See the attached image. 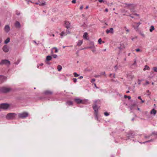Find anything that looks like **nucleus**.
<instances>
[{"instance_id":"obj_4","label":"nucleus","mask_w":157,"mask_h":157,"mask_svg":"<svg viewBox=\"0 0 157 157\" xmlns=\"http://www.w3.org/2000/svg\"><path fill=\"white\" fill-rule=\"evenodd\" d=\"M75 101L77 104H85L88 101V100H82L78 98H76L75 99Z\"/></svg>"},{"instance_id":"obj_36","label":"nucleus","mask_w":157,"mask_h":157,"mask_svg":"<svg viewBox=\"0 0 157 157\" xmlns=\"http://www.w3.org/2000/svg\"><path fill=\"white\" fill-rule=\"evenodd\" d=\"M52 56L54 58H56L57 57V56L56 54H53Z\"/></svg>"},{"instance_id":"obj_32","label":"nucleus","mask_w":157,"mask_h":157,"mask_svg":"<svg viewBox=\"0 0 157 157\" xmlns=\"http://www.w3.org/2000/svg\"><path fill=\"white\" fill-rule=\"evenodd\" d=\"M138 98L139 99H140L142 103H144V101L142 100V99L141 98V97L139 96V97H138Z\"/></svg>"},{"instance_id":"obj_27","label":"nucleus","mask_w":157,"mask_h":157,"mask_svg":"<svg viewBox=\"0 0 157 157\" xmlns=\"http://www.w3.org/2000/svg\"><path fill=\"white\" fill-rule=\"evenodd\" d=\"M10 38H8L5 41L4 43L6 44H7L10 42Z\"/></svg>"},{"instance_id":"obj_26","label":"nucleus","mask_w":157,"mask_h":157,"mask_svg":"<svg viewBox=\"0 0 157 157\" xmlns=\"http://www.w3.org/2000/svg\"><path fill=\"white\" fill-rule=\"evenodd\" d=\"M67 105H72L73 102L71 101H67L66 103Z\"/></svg>"},{"instance_id":"obj_37","label":"nucleus","mask_w":157,"mask_h":157,"mask_svg":"<svg viewBox=\"0 0 157 157\" xmlns=\"http://www.w3.org/2000/svg\"><path fill=\"white\" fill-rule=\"evenodd\" d=\"M92 49V51L93 52H94L96 51V49L94 47V48H93Z\"/></svg>"},{"instance_id":"obj_24","label":"nucleus","mask_w":157,"mask_h":157,"mask_svg":"<svg viewBox=\"0 0 157 157\" xmlns=\"http://www.w3.org/2000/svg\"><path fill=\"white\" fill-rule=\"evenodd\" d=\"M145 114L147 119H149L151 117V116L149 114H148V112H145Z\"/></svg>"},{"instance_id":"obj_38","label":"nucleus","mask_w":157,"mask_h":157,"mask_svg":"<svg viewBox=\"0 0 157 157\" xmlns=\"http://www.w3.org/2000/svg\"><path fill=\"white\" fill-rule=\"evenodd\" d=\"M104 115L105 116H108L109 114L108 113L105 112L104 113Z\"/></svg>"},{"instance_id":"obj_45","label":"nucleus","mask_w":157,"mask_h":157,"mask_svg":"<svg viewBox=\"0 0 157 157\" xmlns=\"http://www.w3.org/2000/svg\"><path fill=\"white\" fill-rule=\"evenodd\" d=\"M136 51L137 52H139L140 51V49L139 48H137L136 49Z\"/></svg>"},{"instance_id":"obj_61","label":"nucleus","mask_w":157,"mask_h":157,"mask_svg":"<svg viewBox=\"0 0 157 157\" xmlns=\"http://www.w3.org/2000/svg\"><path fill=\"white\" fill-rule=\"evenodd\" d=\"M129 92V90H128L127 91H126L127 93H128Z\"/></svg>"},{"instance_id":"obj_49","label":"nucleus","mask_w":157,"mask_h":157,"mask_svg":"<svg viewBox=\"0 0 157 157\" xmlns=\"http://www.w3.org/2000/svg\"><path fill=\"white\" fill-rule=\"evenodd\" d=\"M127 98L129 99H130L131 98V97L130 96H128L127 97Z\"/></svg>"},{"instance_id":"obj_63","label":"nucleus","mask_w":157,"mask_h":157,"mask_svg":"<svg viewBox=\"0 0 157 157\" xmlns=\"http://www.w3.org/2000/svg\"><path fill=\"white\" fill-rule=\"evenodd\" d=\"M134 15H136L137 16H139V14H135Z\"/></svg>"},{"instance_id":"obj_57","label":"nucleus","mask_w":157,"mask_h":157,"mask_svg":"<svg viewBox=\"0 0 157 157\" xmlns=\"http://www.w3.org/2000/svg\"><path fill=\"white\" fill-rule=\"evenodd\" d=\"M127 97H128V96H127V95H125L124 96V98H127Z\"/></svg>"},{"instance_id":"obj_15","label":"nucleus","mask_w":157,"mask_h":157,"mask_svg":"<svg viewBox=\"0 0 157 157\" xmlns=\"http://www.w3.org/2000/svg\"><path fill=\"white\" fill-rule=\"evenodd\" d=\"M125 47L124 44H120V47H118V48L120 49V50H121L122 49L125 48Z\"/></svg>"},{"instance_id":"obj_20","label":"nucleus","mask_w":157,"mask_h":157,"mask_svg":"<svg viewBox=\"0 0 157 157\" xmlns=\"http://www.w3.org/2000/svg\"><path fill=\"white\" fill-rule=\"evenodd\" d=\"M52 59V57L51 56H48L46 57V61H49L51 60Z\"/></svg>"},{"instance_id":"obj_3","label":"nucleus","mask_w":157,"mask_h":157,"mask_svg":"<svg viewBox=\"0 0 157 157\" xmlns=\"http://www.w3.org/2000/svg\"><path fill=\"white\" fill-rule=\"evenodd\" d=\"M124 7L128 8L131 11H133L134 8L136 6V5L132 4H127L124 3Z\"/></svg>"},{"instance_id":"obj_59","label":"nucleus","mask_w":157,"mask_h":157,"mask_svg":"<svg viewBox=\"0 0 157 157\" xmlns=\"http://www.w3.org/2000/svg\"><path fill=\"white\" fill-rule=\"evenodd\" d=\"M33 42H34L36 44H37L36 42L35 41H33Z\"/></svg>"},{"instance_id":"obj_13","label":"nucleus","mask_w":157,"mask_h":157,"mask_svg":"<svg viewBox=\"0 0 157 157\" xmlns=\"http://www.w3.org/2000/svg\"><path fill=\"white\" fill-rule=\"evenodd\" d=\"M65 25L67 29H68L70 27V23L67 21H66L65 22Z\"/></svg>"},{"instance_id":"obj_6","label":"nucleus","mask_w":157,"mask_h":157,"mask_svg":"<svg viewBox=\"0 0 157 157\" xmlns=\"http://www.w3.org/2000/svg\"><path fill=\"white\" fill-rule=\"evenodd\" d=\"M28 116V113L27 112H23L18 114V116L19 118H24L27 117Z\"/></svg>"},{"instance_id":"obj_25","label":"nucleus","mask_w":157,"mask_h":157,"mask_svg":"<svg viewBox=\"0 0 157 157\" xmlns=\"http://www.w3.org/2000/svg\"><path fill=\"white\" fill-rule=\"evenodd\" d=\"M150 70L149 67L147 65L145 66L144 67L143 69V70L144 71H146V70Z\"/></svg>"},{"instance_id":"obj_62","label":"nucleus","mask_w":157,"mask_h":157,"mask_svg":"<svg viewBox=\"0 0 157 157\" xmlns=\"http://www.w3.org/2000/svg\"><path fill=\"white\" fill-rule=\"evenodd\" d=\"M129 16H130V17H132V18H134V17H133V16H131V15H130Z\"/></svg>"},{"instance_id":"obj_47","label":"nucleus","mask_w":157,"mask_h":157,"mask_svg":"<svg viewBox=\"0 0 157 157\" xmlns=\"http://www.w3.org/2000/svg\"><path fill=\"white\" fill-rule=\"evenodd\" d=\"M83 77L82 76H80V77H79L78 78L79 79H82L83 78Z\"/></svg>"},{"instance_id":"obj_10","label":"nucleus","mask_w":157,"mask_h":157,"mask_svg":"<svg viewBox=\"0 0 157 157\" xmlns=\"http://www.w3.org/2000/svg\"><path fill=\"white\" fill-rule=\"evenodd\" d=\"M4 30L6 33H8L10 30V28L9 26L8 25H6L4 28Z\"/></svg>"},{"instance_id":"obj_52","label":"nucleus","mask_w":157,"mask_h":157,"mask_svg":"<svg viewBox=\"0 0 157 157\" xmlns=\"http://www.w3.org/2000/svg\"><path fill=\"white\" fill-rule=\"evenodd\" d=\"M83 6H82L80 7V9L81 10L83 9Z\"/></svg>"},{"instance_id":"obj_18","label":"nucleus","mask_w":157,"mask_h":157,"mask_svg":"<svg viewBox=\"0 0 157 157\" xmlns=\"http://www.w3.org/2000/svg\"><path fill=\"white\" fill-rule=\"evenodd\" d=\"M61 37L65 36L67 35V33L66 32L62 31L60 34Z\"/></svg>"},{"instance_id":"obj_1","label":"nucleus","mask_w":157,"mask_h":157,"mask_svg":"<svg viewBox=\"0 0 157 157\" xmlns=\"http://www.w3.org/2000/svg\"><path fill=\"white\" fill-rule=\"evenodd\" d=\"M98 101L99 102V101L95 100L94 101V104L93 105V109L94 111V115L96 119L98 120V107L97 106V102Z\"/></svg>"},{"instance_id":"obj_17","label":"nucleus","mask_w":157,"mask_h":157,"mask_svg":"<svg viewBox=\"0 0 157 157\" xmlns=\"http://www.w3.org/2000/svg\"><path fill=\"white\" fill-rule=\"evenodd\" d=\"M16 27L20 28L21 27L20 23L18 21H16L15 24Z\"/></svg>"},{"instance_id":"obj_7","label":"nucleus","mask_w":157,"mask_h":157,"mask_svg":"<svg viewBox=\"0 0 157 157\" xmlns=\"http://www.w3.org/2000/svg\"><path fill=\"white\" fill-rule=\"evenodd\" d=\"M0 64L2 65L4 64L7 66H9L10 65V63L9 60L7 59H4L1 61Z\"/></svg>"},{"instance_id":"obj_34","label":"nucleus","mask_w":157,"mask_h":157,"mask_svg":"<svg viewBox=\"0 0 157 157\" xmlns=\"http://www.w3.org/2000/svg\"><path fill=\"white\" fill-rule=\"evenodd\" d=\"M53 49H55V53H57L58 52V50L57 48L56 47H54Z\"/></svg>"},{"instance_id":"obj_39","label":"nucleus","mask_w":157,"mask_h":157,"mask_svg":"<svg viewBox=\"0 0 157 157\" xmlns=\"http://www.w3.org/2000/svg\"><path fill=\"white\" fill-rule=\"evenodd\" d=\"M124 28L125 29L126 31L127 32H128L129 31V30L128 29H127L126 27H124Z\"/></svg>"},{"instance_id":"obj_46","label":"nucleus","mask_w":157,"mask_h":157,"mask_svg":"<svg viewBox=\"0 0 157 157\" xmlns=\"http://www.w3.org/2000/svg\"><path fill=\"white\" fill-rule=\"evenodd\" d=\"M20 13L19 12H17L16 13V14L17 15H19L20 14Z\"/></svg>"},{"instance_id":"obj_9","label":"nucleus","mask_w":157,"mask_h":157,"mask_svg":"<svg viewBox=\"0 0 157 157\" xmlns=\"http://www.w3.org/2000/svg\"><path fill=\"white\" fill-rule=\"evenodd\" d=\"M141 24V23L140 22H138V23L134 22L132 24V26L135 29H137L139 26Z\"/></svg>"},{"instance_id":"obj_22","label":"nucleus","mask_w":157,"mask_h":157,"mask_svg":"<svg viewBox=\"0 0 157 157\" xmlns=\"http://www.w3.org/2000/svg\"><path fill=\"white\" fill-rule=\"evenodd\" d=\"M82 43L83 41L82 40H79L77 43V45L79 46H80L82 44Z\"/></svg>"},{"instance_id":"obj_12","label":"nucleus","mask_w":157,"mask_h":157,"mask_svg":"<svg viewBox=\"0 0 157 157\" xmlns=\"http://www.w3.org/2000/svg\"><path fill=\"white\" fill-rule=\"evenodd\" d=\"M157 113L156 111L154 109H152L150 112V113L151 115L155 116Z\"/></svg>"},{"instance_id":"obj_29","label":"nucleus","mask_w":157,"mask_h":157,"mask_svg":"<svg viewBox=\"0 0 157 157\" xmlns=\"http://www.w3.org/2000/svg\"><path fill=\"white\" fill-rule=\"evenodd\" d=\"M62 69V67L61 66L59 65L57 66V69L58 71H60Z\"/></svg>"},{"instance_id":"obj_5","label":"nucleus","mask_w":157,"mask_h":157,"mask_svg":"<svg viewBox=\"0 0 157 157\" xmlns=\"http://www.w3.org/2000/svg\"><path fill=\"white\" fill-rule=\"evenodd\" d=\"M16 114L14 113H8L6 116V118L7 119H13L16 117Z\"/></svg>"},{"instance_id":"obj_48","label":"nucleus","mask_w":157,"mask_h":157,"mask_svg":"<svg viewBox=\"0 0 157 157\" xmlns=\"http://www.w3.org/2000/svg\"><path fill=\"white\" fill-rule=\"evenodd\" d=\"M149 82L148 81H146V85H147V84H149Z\"/></svg>"},{"instance_id":"obj_8","label":"nucleus","mask_w":157,"mask_h":157,"mask_svg":"<svg viewBox=\"0 0 157 157\" xmlns=\"http://www.w3.org/2000/svg\"><path fill=\"white\" fill-rule=\"evenodd\" d=\"M9 107V105L7 104H2L0 105V109H7Z\"/></svg>"},{"instance_id":"obj_53","label":"nucleus","mask_w":157,"mask_h":157,"mask_svg":"<svg viewBox=\"0 0 157 157\" xmlns=\"http://www.w3.org/2000/svg\"><path fill=\"white\" fill-rule=\"evenodd\" d=\"M150 141H151V140H148V141H146V142H143V143L144 144V143H146L147 142H149Z\"/></svg>"},{"instance_id":"obj_28","label":"nucleus","mask_w":157,"mask_h":157,"mask_svg":"<svg viewBox=\"0 0 157 157\" xmlns=\"http://www.w3.org/2000/svg\"><path fill=\"white\" fill-rule=\"evenodd\" d=\"M154 28L153 26L152 25L150 27V29H149L150 32H152L153 30H154Z\"/></svg>"},{"instance_id":"obj_41","label":"nucleus","mask_w":157,"mask_h":157,"mask_svg":"<svg viewBox=\"0 0 157 157\" xmlns=\"http://www.w3.org/2000/svg\"><path fill=\"white\" fill-rule=\"evenodd\" d=\"M66 32H67V35L68 34H70L71 33L70 31L69 30H66Z\"/></svg>"},{"instance_id":"obj_19","label":"nucleus","mask_w":157,"mask_h":157,"mask_svg":"<svg viewBox=\"0 0 157 157\" xmlns=\"http://www.w3.org/2000/svg\"><path fill=\"white\" fill-rule=\"evenodd\" d=\"M5 78V77L3 76L0 75V82L3 81Z\"/></svg>"},{"instance_id":"obj_58","label":"nucleus","mask_w":157,"mask_h":157,"mask_svg":"<svg viewBox=\"0 0 157 157\" xmlns=\"http://www.w3.org/2000/svg\"><path fill=\"white\" fill-rule=\"evenodd\" d=\"M105 11L106 12L108 11V9H106L105 10Z\"/></svg>"},{"instance_id":"obj_11","label":"nucleus","mask_w":157,"mask_h":157,"mask_svg":"<svg viewBox=\"0 0 157 157\" xmlns=\"http://www.w3.org/2000/svg\"><path fill=\"white\" fill-rule=\"evenodd\" d=\"M3 51L5 52H7L9 51V48L6 45L4 46L2 48Z\"/></svg>"},{"instance_id":"obj_2","label":"nucleus","mask_w":157,"mask_h":157,"mask_svg":"<svg viewBox=\"0 0 157 157\" xmlns=\"http://www.w3.org/2000/svg\"><path fill=\"white\" fill-rule=\"evenodd\" d=\"M12 89L10 87H7L3 86L1 87L0 91L2 93H7L12 91Z\"/></svg>"},{"instance_id":"obj_60","label":"nucleus","mask_w":157,"mask_h":157,"mask_svg":"<svg viewBox=\"0 0 157 157\" xmlns=\"http://www.w3.org/2000/svg\"><path fill=\"white\" fill-rule=\"evenodd\" d=\"M27 2H31V1L29 0H26Z\"/></svg>"},{"instance_id":"obj_16","label":"nucleus","mask_w":157,"mask_h":157,"mask_svg":"<svg viewBox=\"0 0 157 157\" xmlns=\"http://www.w3.org/2000/svg\"><path fill=\"white\" fill-rule=\"evenodd\" d=\"M106 33H113V28H111L109 29H107L106 31Z\"/></svg>"},{"instance_id":"obj_35","label":"nucleus","mask_w":157,"mask_h":157,"mask_svg":"<svg viewBox=\"0 0 157 157\" xmlns=\"http://www.w3.org/2000/svg\"><path fill=\"white\" fill-rule=\"evenodd\" d=\"M101 38H100L98 39V43L100 44H101Z\"/></svg>"},{"instance_id":"obj_51","label":"nucleus","mask_w":157,"mask_h":157,"mask_svg":"<svg viewBox=\"0 0 157 157\" xmlns=\"http://www.w3.org/2000/svg\"><path fill=\"white\" fill-rule=\"evenodd\" d=\"M94 86L96 88H98L97 86L96 85V84L95 83H94Z\"/></svg>"},{"instance_id":"obj_23","label":"nucleus","mask_w":157,"mask_h":157,"mask_svg":"<svg viewBox=\"0 0 157 157\" xmlns=\"http://www.w3.org/2000/svg\"><path fill=\"white\" fill-rule=\"evenodd\" d=\"M88 34L87 33L85 32L83 35V37L84 39H87Z\"/></svg>"},{"instance_id":"obj_14","label":"nucleus","mask_w":157,"mask_h":157,"mask_svg":"<svg viewBox=\"0 0 157 157\" xmlns=\"http://www.w3.org/2000/svg\"><path fill=\"white\" fill-rule=\"evenodd\" d=\"M44 94L46 95L52 94V92L50 90H46L44 92Z\"/></svg>"},{"instance_id":"obj_55","label":"nucleus","mask_w":157,"mask_h":157,"mask_svg":"<svg viewBox=\"0 0 157 157\" xmlns=\"http://www.w3.org/2000/svg\"><path fill=\"white\" fill-rule=\"evenodd\" d=\"M114 68H115V69L116 70L117 69V66H115L114 67Z\"/></svg>"},{"instance_id":"obj_44","label":"nucleus","mask_w":157,"mask_h":157,"mask_svg":"<svg viewBox=\"0 0 157 157\" xmlns=\"http://www.w3.org/2000/svg\"><path fill=\"white\" fill-rule=\"evenodd\" d=\"M76 0H73L71 2L72 3H76Z\"/></svg>"},{"instance_id":"obj_54","label":"nucleus","mask_w":157,"mask_h":157,"mask_svg":"<svg viewBox=\"0 0 157 157\" xmlns=\"http://www.w3.org/2000/svg\"><path fill=\"white\" fill-rule=\"evenodd\" d=\"M152 134H156V135H157V133L156 132H152Z\"/></svg>"},{"instance_id":"obj_64","label":"nucleus","mask_w":157,"mask_h":157,"mask_svg":"<svg viewBox=\"0 0 157 157\" xmlns=\"http://www.w3.org/2000/svg\"><path fill=\"white\" fill-rule=\"evenodd\" d=\"M147 93H149V90H147Z\"/></svg>"},{"instance_id":"obj_50","label":"nucleus","mask_w":157,"mask_h":157,"mask_svg":"<svg viewBox=\"0 0 157 157\" xmlns=\"http://www.w3.org/2000/svg\"><path fill=\"white\" fill-rule=\"evenodd\" d=\"M103 0H98V1L100 2H103Z\"/></svg>"},{"instance_id":"obj_21","label":"nucleus","mask_w":157,"mask_h":157,"mask_svg":"<svg viewBox=\"0 0 157 157\" xmlns=\"http://www.w3.org/2000/svg\"><path fill=\"white\" fill-rule=\"evenodd\" d=\"M91 44L92 45V46H89L87 47L86 48H85L88 49V48H91L92 49L93 48H94V43L93 42H91Z\"/></svg>"},{"instance_id":"obj_56","label":"nucleus","mask_w":157,"mask_h":157,"mask_svg":"<svg viewBox=\"0 0 157 157\" xmlns=\"http://www.w3.org/2000/svg\"><path fill=\"white\" fill-rule=\"evenodd\" d=\"M2 41V39L0 37V43Z\"/></svg>"},{"instance_id":"obj_31","label":"nucleus","mask_w":157,"mask_h":157,"mask_svg":"<svg viewBox=\"0 0 157 157\" xmlns=\"http://www.w3.org/2000/svg\"><path fill=\"white\" fill-rule=\"evenodd\" d=\"M153 70L154 71L157 72V67H154L153 68Z\"/></svg>"},{"instance_id":"obj_30","label":"nucleus","mask_w":157,"mask_h":157,"mask_svg":"<svg viewBox=\"0 0 157 157\" xmlns=\"http://www.w3.org/2000/svg\"><path fill=\"white\" fill-rule=\"evenodd\" d=\"M73 74L74 75V76L75 77H78L79 76V75L76 72H74L73 73Z\"/></svg>"},{"instance_id":"obj_43","label":"nucleus","mask_w":157,"mask_h":157,"mask_svg":"<svg viewBox=\"0 0 157 157\" xmlns=\"http://www.w3.org/2000/svg\"><path fill=\"white\" fill-rule=\"evenodd\" d=\"M43 63H41L39 65H37V67L38 68H39V66H43Z\"/></svg>"},{"instance_id":"obj_42","label":"nucleus","mask_w":157,"mask_h":157,"mask_svg":"<svg viewBox=\"0 0 157 157\" xmlns=\"http://www.w3.org/2000/svg\"><path fill=\"white\" fill-rule=\"evenodd\" d=\"M73 81L74 82H77V79L76 78H74L73 79Z\"/></svg>"},{"instance_id":"obj_40","label":"nucleus","mask_w":157,"mask_h":157,"mask_svg":"<svg viewBox=\"0 0 157 157\" xmlns=\"http://www.w3.org/2000/svg\"><path fill=\"white\" fill-rule=\"evenodd\" d=\"M95 79H94V78H93L91 80V82H92V83H94L95 81Z\"/></svg>"},{"instance_id":"obj_33","label":"nucleus","mask_w":157,"mask_h":157,"mask_svg":"<svg viewBox=\"0 0 157 157\" xmlns=\"http://www.w3.org/2000/svg\"><path fill=\"white\" fill-rule=\"evenodd\" d=\"M45 5V2L40 3L39 4V5L40 6H44Z\"/></svg>"}]
</instances>
